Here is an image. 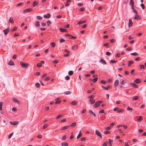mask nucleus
<instances>
[{
	"instance_id": "9",
	"label": "nucleus",
	"mask_w": 146,
	"mask_h": 146,
	"mask_svg": "<svg viewBox=\"0 0 146 146\" xmlns=\"http://www.w3.org/2000/svg\"><path fill=\"white\" fill-rule=\"evenodd\" d=\"M119 84V80H116L114 83V86L116 87Z\"/></svg>"
},
{
	"instance_id": "16",
	"label": "nucleus",
	"mask_w": 146,
	"mask_h": 146,
	"mask_svg": "<svg viewBox=\"0 0 146 146\" xmlns=\"http://www.w3.org/2000/svg\"><path fill=\"white\" fill-rule=\"evenodd\" d=\"M86 22V20L80 21L78 22V24H79V25L81 24H83L84 23H85Z\"/></svg>"
},
{
	"instance_id": "27",
	"label": "nucleus",
	"mask_w": 146,
	"mask_h": 146,
	"mask_svg": "<svg viewBox=\"0 0 146 146\" xmlns=\"http://www.w3.org/2000/svg\"><path fill=\"white\" fill-rule=\"evenodd\" d=\"M13 102L15 103H18L19 104H20V102L19 101L17 100V99L16 98H14L13 99Z\"/></svg>"
},
{
	"instance_id": "5",
	"label": "nucleus",
	"mask_w": 146,
	"mask_h": 146,
	"mask_svg": "<svg viewBox=\"0 0 146 146\" xmlns=\"http://www.w3.org/2000/svg\"><path fill=\"white\" fill-rule=\"evenodd\" d=\"M102 88L105 90H108L110 88H111V85L108 86L106 87H104V86H102Z\"/></svg>"
},
{
	"instance_id": "36",
	"label": "nucleus",
	"mask_w": 146,
	"mask_h": 146,
	"mask_svg": "<svg viewBox=\"0 0 146 146\" xmlns=\"http://www.w3.org/2000/svg\"><path fill=\"white\" fill-rule=\"evenodd\" d=\"M100 82L102 84H105L106 83V81L104 80H101Z\"/></svg>"
},
{
	"instance_id": "25",
	"label": "nucleus",
	"mask_w": 146,
	"mask_h": 146,
	"mask_svg": "<svg viewBox=\"0 0 146 146\" xmlns=\"http://www.w3.org/2000/svg\"><path fill=\"white\" fill-rule=\"evenodd\" d=\"M82 134L81 133V131H80L79 132L78 135H77V139H78L80 138L81 136L82 135Z\"/></svg>"
},
{
	"instance_id": "8",
	"label": "nucleus",
	"mask_w": 146,
	"mask_h": 146,
	"mask_svg": "<svg viewBox=\"0 0 146 146\" xmlns=\"http://www.w3.org/2000/svg\"><path fill=\"white\" fill-rule=\"evenodd\" d=\"M50 16L51 15L49 13H47V15H44L43 16V17L45 18H49L50 17Z\"/></svg>"
},
{
	"instance_id": "33",
	"label": "nucleus",
	"mask_w": 146,
	"mask_h": 146,
	"mask_svg": "<svg viewBox=\"0 0 146 146\" xmlns=\"http://www.w3.org/2000/svg\"><path fill=\"white\" fill-rule=\"evenodd\" d=\"M139 98V97L138 96H135L132 98V100H137Z\"/></svg>"
},
{
	"instance_id": "10",
	"label": "nucleus",
	"mask_w": 146,
	"mask_h": 146,
	"mask_svg": "<svg viewBox=\"0 0 146 146\" xmlns=\"http://www.w3.org/2000/svg\"><path fill=\"white\" fill-rule=\"evenodd\" d=\"M130 85L131 86L134 87L135 88H137L138 87L137 85L134 83H131L130 84Z\"/></svg>"
},
{
	"instance_id": "55",
	"label": "nucleus",
	"mask_w": 146,
	"mask_h": 146,
	"mask_svg": "<svg viewBox=\"0 0 146 146\" xmlns=\"http://www.w3.org/2000/svg\"><path fill=\"white\" fill-rule=\"evenodd\" d=\"M141 7H142V8L143 9H145V7L144 5L143 4L141 3Z\"/></svg>"
},
{
	"instance_id": "4",
	"label": "nucleus",
	"mask_w": 146,
	"mask_h": 146,
	"mask_svg": "<svg viewBox=\"0 0 146 146\" xmlns=\"http://www.w3.org/2000/svg\"><path fill=\"white\" fill-rule=\"evenodd\" d=\"M9 27H8L7 29H4L3 31L4 32L5 35H6L9 32Z\"/></svg>"
},
{
	"instance_id": "31",
	"label": "nucleus",
	"mask_w": 146,
	"mask_h": 146,
	"mask_svg": "<svg viewBox=\"0 0 146 146\" xmlns=\"http://www.w3.org/2000/svg\"><path fill=\"white\" fill-rule=\"evenodd\" d=\"M76 125V123L75 122L73 123L70 126V127H74Z\"/></svg>"
},
{
	"instance_id": "52",
	"label": "nucleus",
	"mask_w": 146,
	"mask_h": 146,
	"mask_svg": "<svg viewBox=\"0 0 146 146\" xmlns=\"http://www.w3.org/2000/svg\"><path fill=\"white\" fill-rule=\"evenodd\" d=\"M110 62L111 63H116L117 62V61L111 60H110Z\"/></svg>"
},
{
	"instance_id": "14",
	"label": "nucleus",
	"mask_w": 146,
	"mask_h": 146,
	"mask_svg": "<svg viewBox=\"0 0 146 146\" xmlns=\"http://www.w3.org/2000/svg\"><path fill=\"white\" fill-rule=\"evenodd\" d=\"M100 62L103 64H106V62L103 58H101L100 60Z\"/></svg>"
},
{
	"instance_id": "1",
	"label": "nucleus",
	"mask_w": 146,
	"mask_h": 146,
	"mask_svg": "<svg viewBox=\"0 0 146 146\" xmlns=\"http://www.w3.org/2000/svg\"><path fill=\"white\" fill-rule=\"evenodd\" d=\"M103 102V101H98L96 102L94 105V107L96 108L98 107L100 105V104L102 103Z\"/></svg>"
},
{
	"instance_id": "58",
	"label": "nucleus",
	"mask_w": 146,
	"mask_h": 146,
	"mask_svg": "<svg viewBox=\"0 0 146 146\" xmlns=\"http://www.w3.org/2000/svg\"><path fill=\"white\" fill-rule=\"evenodd\" d=\"M123 109H120V110H118L117 111V113H120L122 111H123Z\"/></svg>"
},
{
	"instance_id": "22",
	"label": "nucleus",
	"mask_w": 146,
	"mask_h": 146,
	"mask_svg": "<svg viewBox=\"0 0 146 146\" xmlns=\"http://www.w3.org/2000/svg\"><path fill=\"white\" fill-rule=\"evenodd\" d=\"M69 127L70 126L69 125L63 127L61 129V130L62 131L68 129Z\"/></svg>"
},
{
	"instance_id": "51",
	"label": "nucleus",
	"mask_w": 146,
	"mask_h": 146,
	"mask_svg": "<svg viewBox=\"0 0 146 146\" xmlns=\"http://www.w3.org/2000/svg\"><path fill=\"white\" fill-rule=\"evenodd\" d=\"M62 114H60L58 116H57L56 117V119H58L60 118V117H62Z\"/></svg>"
},
{
	"instance_id": "48",
	"label": "nucleus",
	"mask_w": 146,
	"mask_h": 146,
	"mask_svg": "<svg viewBox=\"0 0 146 146\" xmlns=\"http://www.w3.org/2000/svg\"><path fill=\"white\" fill-rule=\"evenodd\" d=\"M61 102V101H58L55 102L54 103L55 104H60Z\"/></svg>"
},
{
	"instance_id": "21",
	"label": "nucleus",
	"mask_w": 146,
	"mask_h": 146,
	"mask_svg": "<svg viewBox=\"0 0 146 146\" xmlns=\"http://www.w3.org/2000/svg\"><path fill=\"white\" fill-rule=\"evenodd\" d=\"M128 66H131V64H133L134 63V62L132 60H130L128 61Z\"/></svg>"
},
{
	"instance_id": "45",
	"label": "nucleus",
	"mask_w": 146,
	"mask_h": 146,
	"mask_svg": "<svg viewBox=\"0 0 146 146\" xmlns=\"http://www.w3.org/2000/svg\"><path fill=\"white\" fill-rule=\"evenodd\" d=\"M35 85L37 88H39L40 87V84L38 83H36L35 84Z\"/></svg>"
},
{
	"instance_id": "32",
	"label": "nucleus",
	"mask_w": 146,
	"mask_h": 146,
	"mask_svg": "<svg viewBox=\"0 0 146 146\" xmlns=\"http://www.w3.org/2000/svg\"><path fill=\"white\" fill-rule=\"evenodd\" d=\"M69 38L70 39H76V38H77V37H75V36H74L72 35H70L69 36Z\"/></svg>"
},
{
	"instance_id": "59",
	"label": "nucleus",
	"mask_w": 146,
	"mask_h": 146,
	"mask_svg": "<svg viewBox=\"0 0 146 146\" xmlns=\"http://www.w3.org/2000/svg\"><path fill=\"white\" fill-rule=\"evenodd\" d=\"M13 135V133H10L8 136V138L9 139H10Z\"/></svg>"
},
{
	"instance_id": "39",
	"label": "nucleus",
	"mask_w": 146,
	"mask_h": 146,
	"mask_svg": "<svg viewBox=\"0 0 146 146\" xmlns=\"http://www.w3.org/2000/svg\"><path fill=\"white\" fill-rule=\"evenodd\" d=\"M140 68L141 69H144L145 68V66L144 65L142 64H140L139 65Z\"/></svg>"
},
{
	"instance_id": "41",
	"label": "nucleus",
	"mask_w": 146,
	"mask_h": 146,
	"mask_svg": "<svg viewBox=\"0 0 146 146\" xmlns=\"http://www.w3.org/2000/svg\"><path fill=\"white\" fill-rule=\"evenodd\" d=\"M73 74V72L72 71H70L68 72V74L70 76L72 75Z\"/></svg>"
},
{
	"instance_id": "42",
	"label": "nucleus",
	"mask_w": 146,
	"mask_h": 146,
	"mask_svg": "<svg viewBox=\"0 0 146 146\" xmlns=\"http://www.w3.org/2000/svg\"><path fill=\"white\" fill-rule=\"evenodd\" d=\"M71 93V92L70 91H68L65 92L64 94L66 95H68L70 94Z\"/></svg>"
},
{
	"instance_id": "13",
	"label": "nucleus",
	"mask_w": 146,
	"mask_h": 146,
	"mask_svg": "<svg viewBox=\"0 0 146 146\" xmlns=\"http://www.w3.org/2000/svg\"><path fill=\"white\" fill-rule=\"evenodd\" d=\"M130 4L131 5L132 8H133V7H134V2L133 0H130Z\"/></svg>"
},
{
	"instance_id": "54",
	"label": "nucleus",
	"mask_w": 146,
	"mask_h": 146,
	"mask_svg": "<svg viewBox=\"0 0 146 146\" xmlns=\"http://www.w3.org/2000/svg\"><path fill=\"white\" fill-rule=\"evenodd\" d=\"M65 78L66 80H69L70 79V77L68 76H67L65 77Z\"/></svg>"
},
{
	"instance_id": "43",
	"label": "nucleus",
	"mask_w": 146,
	"mask_h": 146,
	"mask_svg": "<svg viewBox=\"0 0 146 146\" xmlns=\"http://www.w3.org/2000/svg\"><path fill=\"white\" fill-rule=\"evenodd\" d=\"M65 40L63 38H61L59 41V42L61 43L65 41Z\"/></svg>"
},
{
	"instance_id": "2",
	"label": "nucleus",
	"mask_w": 146,
	"mask_h": 146,
	"mask_svg": "<svg viewBox=\"0 0 146 146\" xmlns=\"http://www.w3.org/2000/svg\"><path fill=\"white\" fill-rule=\"evenodd\" d=\"M20 64L23 68H26L29 65V64L26 63H24L21 61L20 62Z\"/></svg>"
},
{
	"instance_id": "12",
	"label": "nucleus",
	"mask_w": 146,
	"mask_h": 146,
	"mask_svg": "<svg viewBox=\"0 0 146 146\" xmlns=\"http://www.w3.org/2000/svg\"><path fill=\"white\" fill-rule=\"evenodd\" d=\"M134 19L136 20H140L141 19V17L137 14H136L135 15Z\"/></svg>"
},
{
	"instance_id": "62",
	"label": "nucleus",
	"mask_w": 146,
	"mask_h": 146,
	"mask_svg": "<svg viewBox=\"0 0 146 146\" xmlns=\"http://www.w3.org/2000/svg\"><path fill=\"white\" fill-rule=\"evenodd\" d=\"M121 56V54L120 53H117L116 55V57H120Z\"/></svg>"
},
{
	"instance_id": "56",
	"label": "nucleus",
	"mask_w": 146,
	"mask_h": 146,
	"mask_svg": "<svg viewBox=\"0 0 146 146\" xmlns=\"http://www.w3.org/2000/svg\"><path fill=\"white\" fill-rule=\"evenodd\" d=\"M36 18L39 20H41L42 19V17L39 16H38L36 17Z\"/></svg>"
},
{
	"instance_id": "38",
	"label": "nucleus",
	"mask_w": 146,
	"mask_h": 146,
	"mask_svg": "<svg viewBox=\"0 0 146 146\" xmlns=\"http://www.w3.org/2000/svg\"><path fill=\"white\" fill-rule=\"evenodd\" d=\"M78 48V46L77 45H75L72 47V49L73 50L76 49Z\"/></svg>"
},
{
	"instance_id": "26",
	"label": "nucleus",
	"mask_w": 146,
	"mask_h": 146,
	"mask_svg": "<svg viewBox=\"0 0 146 146\" xmlns=\"http://www.w3.org/2000/svg\"><path fill=\"white\" fill-rule=\"evenodd\" d=\"M139 119H138L137 121L138 122H140L143 120V117L142 116H139Z\"/></svg>"
},
{
	"instance_id": "40",
	"label": "nucleus",
	"mask_w": 146,
	"mask_h": 146,
	"mask_svg": "<svg viewBox=\"0 0 146 146\" xmlns=\"http://www.w3.org/2000/svg\"><path fill=\"white\" fill-rule=\"evenodd\" d=\"M89 112L92 114L94 116H96V114H95V113H94L91 110H89Z\"/></svg>"
},
{
	"instance_id": "50",
	"label": "nucleus",
	"mask_w": 146,
	"mask_h": 146,
	"mask_svg": "<svg viewBox=\"0 0 146 146\" xmlns=\"http://www.w3.org/2000/svg\"><path fill=\"white\" fill-rule=\"evenodd\" d=\"M99 113H104V110H101L98 112Z\"/></svg>"
},
{
	"instance_id": "49",
	"label": "nucleus",
	"mask_w": 146,
	"mask_h": 146,
	"mask_svg": "<svg viewBox=\"0 0 146 146\" xmlns=\"http://www.w3.org/2000/svg\"><path fill=\"white\" fill-rule=\"evenodd\" d=\"M48 126V125L47 124H46L45 125H44L43 126V129H45Z\"/></svg>"
},
{
	"instance_id": "29",
	"label": "nucleus",
	"mask_w": 146,
	"mask_h": 146,
	"mask_svg": "<svg viewBox=\"0 0 146 146\" xmlns=\"http://www.w3.org/2000/svg\"><path fill=\"white\" fill-rule=\"evenodd\" d=\"M50 45L52 47L54 48L56 44L54 42H52L50 43Z\"/></svg>"
},
{
	"instance_id": "11",
	"label": "nucleus",
	"mask_w": 146,
	"mask_h": 146,
	"mask_svg": "<svg viewBox=\"0 0 146 146\" xmlns=\"http://www.w3.org/2000/svg\"><path fill=\"white\" fill-rule=\"evenodd\" d=\"M59 30L61 32H67V30L66 29H64L60 28H59Z\"/></svg>"
},
{
	"instance_id": "18",
	"label": "nucleus",
	"mask_w": 146,
	"mask_h": 146,
	"mask_svg": "<svg viewBox=\"0 0 146 146\" xmlns=\"http://www.w3.org/2000/svg\"><path fill=\"white\" fill-rule=\"evenodd\" d=\"M8 64L11 66H13L15 65V64L13 61L12 60H11L8 63Z\"/></svg>"
},
{
	"instance_id": "44",
	"label": "nucleus",
	"mask_w": 146,
	"mask_h": 146,
	"mask_svg": "<svg viewBox=\"0 0 146 146\" xmlns=\"http://www.w3.org/2000/svg\"><path fill=\"white\" fill-rule=\"evenodd\" d=\"M3 104V102H0V111L2 110V106Z\"/></svg>"
},
{
	"instance_id": "17",
	"label": "nucleus",
	"mask_w": 146,
	"mask_h": 146,
	"mask_svg": "<svg viewBox=\"0 0 146 146\" xmlns=\"http://www.w3.org/2000/svg\"><path fill=\"white\" fill-rule=\"evenodd\" d=\"M108 141L110 146H112V145L113 143V140L111 139H108Z\"/></svg>"
},
{
	"instance_id": "34",
	"label": "nucleus",
	"mask_w": 146,
	"mask_h": 146,
	"mask_svg": "<svg viewBox=\"0 0 146 146\" xmlns=\"http://www.w3.org/2000/svg\"><path fill=\"white\" fill-rule=\"evenodd\" d=\"M132 9H133V12L136 14H138V12L137 10H136L134 8V7H133V8H132Z\"/></svg>"
},
{
	"instance_id": "23",
	"label": "nucleus",
	"mask_w": 146,
	"mask_h": 146,
	"mask_svg": "<svg viewBox=\"0 0 146 146\" xmlns=\"http://www.w3.org/2000/svg\"><path fill=\"white\" fill-rule=\"evenodd\" d=\"M38 4V3L37 1H35L33 3V7L35 6L36 5H37Z\"/></svg>"
},
{
	"instance_id": "24",
	"label": "nucleus",
	"mask_w": 146,
	"mask_h": 146,
	"mask_svg": "<svg viewBox=\"0 0 146 146\" xmlns=\"http://www.w3.org/2000/svg\"><path fill=\"white\" fill-rule=\"evenodd\" d=\"M9 21L11 23L13 24L14 23V22L13 18L12 17H10L9 19Z\"/></svg>"
},
{
	"instance_id": "61",
	"label": "nucleus",
	"mask_w": 146,
	"mask_h": 146,
	"mask_svg": "<svg viewBox=\"0 0 146 146\" xmlns=\"http://www.w3.org/2000/svg\"><path fill=\"white\" fill-rule=\"evenodd\" d=\"M115 40L113 38H112L110 40V41L111 43H113L115 42Z\"/></svg>"
},
{
	"instance_id": "28",
	"label": "nucleus",
	"mask_w": 146,
	"mask_h": 146,
	"mask_svg": "<svg viewBox=\"0 0 146 146\" xmlns=\"http://www.w3.org/2000/svg\"><path fill=\"white\" fill-rule=\"evenodd\" d=\"M71 104L72 105H76L77 104V102H76V101H73L72 102H71Z\"/></svg>"
},
{
	"instance_id": "46",
	"label": "nucleus",
	"mask_w": 146,
	"mask_h": 146,
	"mask_svg": "<svg viewBox=\"0 0 146 146\" xmlns=\"http://www.w3.org/2000/svg\"><path fill=\"white\" fill-rule=\"evenodd\" d=\"M131 55H133V56H136L137 55H138V54H137L136 52H135L133 53H131L130 54Z\"/></svg>"
},
{
	"instance_id": "63",
	"label": "nucleus",
	"mask_w": 146,
	"mask_h": 146,
	"mask_svg": "<svg viewBox=\"0 0 146 146\" xmlns=\"http://www.w3.org/2000/svg\"><path fill=\"white\" fill-rule=\"evenodd\" d=\"M108 143L106 142H104L103 145V146H106L107 145Z\"/></svg>"
},
{
	"instance_id": "7",
	"label": "nucleus",
	"mask_w": 146,
	"mask_h": 146,
	"mask_svg": "<svg viewBox=\"0 0 146 146\" xmlns=\"http://www.w3.org/2000/svg\"><path fill=\"white\" fill-rule=\"evenodd\" d=\"M33 10V9L31 8H28L26 9L23 11V13H25L27 12L31 11Z\"/></svg>"
},
{
	"instance_id": "30",
	"label": "nucleus",
	"mask_w": 146,
	"mask_h": 146,
	"mask_svg": "<svg viewBox=\"0 0 146 146\" xmlns=\"http://www.w3.org/2000/svg\"><path fill=\"white\" fill-rule=\"evenodd\" d=\"M39 21H36L35 22V25L36 27H38L40 26V24H39Z\"/></svg>"
},
{
	"instance_id": "47",
	"label": "nucleus",
	"mask_w": 146,
	"mask_h": 146,
	"mask_svg": "<svg viewBox=\"0 0 146 146\" xmlns=\"http://www.w3.org/2000/svg\"><path fill=\"white\" fill-rule=\"evenodd\" d=\"M50 77H49V76H48V77H47L44 80V81H48V80H50Z\"/></svg>"
},
{
	"instance_id": "37",
	"label": "nucleus",
	"mask_w": 146,
	"mask_h": 146,
	"mask_svg": "<svg viewBox=\"0 0 146 146\" xmlns=\"http://www.w3.org/2000/svg\"><path fill=\"white\" fill-rule=\"evenodd\" d=\"M109 43H107L104 44L103 46H106L107 48H108L109 47Z\"/></svg>"
},
{
	"instance_id": "60",
	"label": "nucleus",
	"mask_w": 146,
	"mask_h": 146,
	"mask_svg": "<svg viewBox=\"0 0 146 146\" xmlns=\"http://www.w3.org/2000/svg\"><path fill=\"white\" fill-rule=\"evenodd\" d=\"M37 66L38 67H40L41 66L42 64L40 63H38L37 64Z\"/></svg>"
},
{
	"instance_id": "35",
	"label": "nucleus",
	"mask_w": 146,
	"mask_h": 146,
	"mask_svg": "<svg viewBox=\"0 0 146 146\" xmlns=\"http://www.w3.org/2000/svg\"><path fill=\"white\" fill-rule=\"evenodd\" d=\"M62 146H68V144L67 143L63 142L62 143Z\"/></svg>"
},
{
	"instance_id": "19",
	"label": "nucleus",
	"mask_w": 146,
	"mask_h": 146,
	"mask_svg": "<svg viewBox=\"0 0 146 146\" xmlns=\"http://www.w3.org/2000/svg\"><path fill=\"white\" fill-rule=\"evenodd\" d=\"M133 24V23L132 22V21L131 19H129V25L128 26L129 27H130Z\"/></svg>"
},
{
	"instance_id": "53",
	"label": "nucleus",
	"mask_w": 146,
	"mask_h": 146,
	"mask_svg": "<svg viewBox=\"0 0 146 146\" xmlns=\"http://www.w3.org/2000/svg\"><path fill=\"white\" fill-rule=\"evenodd\" d=\"M85 10V8L84 7H82L79 9V11H84Z\"/></svg>"
},
{
	"instance_id": "64",
	"label": "nucleus",
	"mask_w": 146,
	"mask_h": 146,
	"mask_svg": "<svg viewBox=\"0 0 146 146\" xmlns=\"http://www.w3.org/2000/svg\"><path fill=\"white\" fill-rule=\"evenodd\" d=\"M125 146H129L128 143L127 142H125Z\"/></svg>"
},
{
	"instance_id": "6",
	"label": "nucleus",
	"mask_w": 146,
	"mask_h": 146,
	"mask_svg": "<svg viewBox=\"0 0 146 146\" xmlns=\"http://www.w3.org/2000/svg\"><path fill=\"white\" fill-rule=\"evenodd\" d=\"M10 123L12 125H15L18 124L19 122L18 121H14L13 122H12V121H10Z\"/></svg>"
},
{
	"instance_id": "3",
	"label": "nucleus",
	"mask_w": 146,
	"mask_h": 146,
	"mask_svg": "<svg viewBox=\"0 0 146 146\" xmlns=\"http://www.w3.org/2000/svg\"><path fill=\"white\" fill-rule=\"evenodd\" d=\"M95 134L98 136H99L102 139V136L101 133L98 130H96L95 131Z\"/></svg>"
},
{
	"instance_id": "20",
	"label": "nucleus",
	"mask_w": 146,
	"mask_h": 146,
	"mask_svg": "<svg viewBox=\"0 0 146 146\" xmlns=\"http://www.w3.org/2000/svg\"><path fill=\"white\" fill-rule=\"evenodd\" d=\"M134 82L137 84L141 82V80L139 78H137L135 80Z\"/></svg>"
},
{
	"instance_id": "15",
	"label": "nucleus",
	"mask_w": 146,
	"mask_h": 146,
	"mask_svg": "<svg viewBox=\"0 0 146 146\" xmlns=\"http://www.w3.org/2000/svg\"><path fill=\"white\" fill-rule=\"evenodd\" d=\"M89 101L90 102V103L92 104H94L95 102V100L94 99H90L89 100Z\"/></svg>"
},
{
	"instance_id": "57",
	"label": "nucleus",
	"mask_w": 146,
	"mask_h": 146,
	"mask_svg": "<svg viewBox=\"0 0 146 146\" xmlns=\"http://www.w3.org/2000/svg\"><path fill=\"white\" fill-rule=\"evenodd\" d=\"M20 34L19 33H15L14 35V36L15 37L19 36V35Z\"/></svg>"
}]
</instances>
